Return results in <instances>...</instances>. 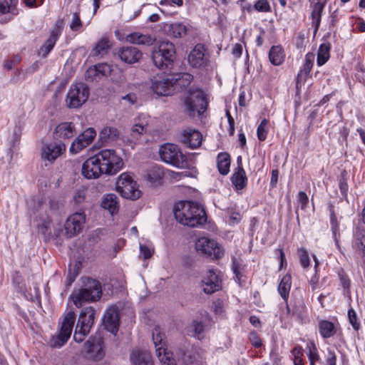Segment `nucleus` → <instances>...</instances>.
Masks as SVG:
<instances>
[{"label":"nucleus","mask_w":365,"mask_h":365,"mask_svg":"<svg viewBox=\"0 0 365 365\" xmlns=\"http://www.w3.org/2000/svg\"><path fill=\"white\" fill-rule=\"evenodd\" d=\"M174 215L177 221L184 225L197 227L207 221L204 207L197 202L183 201L175 205Z\"/></svg>","instance_id":"1"},{"label":"nucleus","mask_w":365,"mask_h":365,"mask_svg":"<svg viewBox=\"0 0 365 365\" xmlns=\"http://www.w3.org/2000/svg\"><path fill=\"white\" fill-rule=\"evenodd\" d=\"M83 286L78 290L73 292L71 296L73 304L81 307L86 302H93L98 300L102 295V289L100 282L92 278L82 279Z\"/></svg>","instance_id":"2"},{"label":"nucleus","mask_w":365,"mask_h":365,"mask_svg":"<svg viewBox=\"0 0 365 365\" xmlns=\"http://www.w3.org/2000/svg\"><path fill=\"white\" fill-rule=\"evenodd\" d=\"M159 155L162 161L178 168L187 166V157L180 148L173 143H165L159 148Z\"/></svg>","instance_id":"3"},{"label":"nucleus","mask_w":365,"mask_h":365,"mask_svg":"<svg viewBox=\"0 0 365 365\" xmlns=\"http://www.w3.org/2000/svg\"><path fill=\"white\" fill-rule=\"evenodd\" d=\"M96 155L99 160L100 165L103 169L105 174L115 175L119 172L123 166L122 158L116 154L114 150H102Z\"/></svg>","instance_id":"4"},{"label":"nucleus","mask_w":365,"mask_h":365,"mask_svg":"<svg viewBox=\"0 0 365 365\" xmlns=\"http://www.w3.org/2000/svg\"><path fill=\"white\" fill-rule=\"evenodd\" d=\"M175 58V48L173 43L168 41H161L158 48L153 53L152 58L156 67L160 69L166 68Z\"/></svg>","instance_id":"5"},{"label":"nucleus","mask_w":365,"mask_h":365,"mask_svg":"<svg viewBox=\"0 0 365 365\" xmlns=\"http://www.w3.org/2000/svg\"><path fill=\"white\" fill-rule=\"evenodd\" d=\"M89 94L90 89L86 83H72L66 95V106L69 108H79L87 101Z\"/></svg>","instance_id":"6"},{"label":"nucleus","mask_w":365,"mask_h":365,"mask_svg":"<svg viewBox=\"0 0 365 365\" xmlns=\"http://www.w3.org/2000/svg\"><path fill=\"white\" fill-rule=\"evenodd\" d=\"M76 322V314L73 311L68 312L64 317L60 331L56 336H52L51 339V346L53 347H61L70 338L73 325Z\"/></svg>","instance_id":"7"},{"label":"nucleus","mask_w":365,"mask_h":365,"mask_svg":"<svg viewBox=\"0 0 365 365\" xmlns=\"http://www.w3.org/2000/svg\"><path fill=\"white\" fill-rule=\"evenodd\" d=\"M207 103L205 93L201 90L190 91L185 101L186 110L191 117L203 113L207 109Z\"/></svg>","instance_id":"8"},{"label":"nucleus","mask_w":365,"mask_h":365,"mask_svg":"<svg viewBox=\"0 0 365 365\" xmlns=\"http://www.w3.org/2000/svg\"><path fill=\"white\" fill-rule=\"evenodd\" d=\"M153 341L155 348L156 356L161 363L165 365H176V359L173 353L165 348V334L159 327H155L153 331Z\"/></svg>","instance_id":"9"},{"label":"nucleus","mask_w":365,"mask_h":365,"mask_svg":"<svg viewBox=\"0 0 365 365\" xmlns=\"http://www.w3.org/2000/svg\"><path fill=\"white\" fill-rule=\"evenodd\" d=\"M116 190L122 197L133 200L140 197L141 192L138 190V185L131 176L127 173H122L116 181Z\"/></svg>","instance_id":"10"},{"label":"nucleus","mask_w":365,"mask_h":365,"mask_svg":"<svg viewBox=\"0 0 365 365\" xmlns=\"http://www.w3.org/2000/svg\"><path fill=\"white\" fill-rule=\"evenodd\" d=\"M195 249L198 253L205 255L212 259H220L224 255V251L213 239L202 237L195 242Z\"/></svg>","instance_id":"11"},{"label":"nucleus","mask_w":365,"mask_h":365,"mask_svg":"<svg viewBox=\"0 0 365 365\" xmlns=\"http://www.w3.org/2000/svg\"><path fill=\"white\" fill-rule=\"evenodd\" d=\"M187 60L191 67L204 68L209 64L210 55L205 46L201 43H198L190 52Z\"/></svg>","instance_id":"12"},{"label":"nucleus","mask_w":365,"mask_h":365,"mask_svg":"<svg viewBox=\"0 0 365 365\" xmlns=\"http://www.w3.org/2000/svg\"><path fill=\"white\" fill-rule=\"evenodd\" d=\"M86 222V215L83 212H76L68 217L65 224V235L71 238L79 233Z\"/></svg>","instance_id":"13"},{"label":"nucleus","mask_w":365,"mask_h":365,"mask_svg":"<svg viewBox=\"0 0 365 365\" xmlns=\"http://www.w3.org/2000/svg\"><path fill=\"white\" fill-rule=\"evenodd\" d=\"M151 90L158 96H169L174 88L170 76H157L151 79Z\"/></svg>","instance_id":"14"},{"label":"nucleus","mask_w":365,"mask_h":365,"mask_svg":"<svg viewBox=\"0 0 365 365\" xmlns=\"http://www.w3.org/2000/svg\"><path fill=\"white\" fill-rule=\"evenodd\" d=\"M175 356L179 362L185 365L193 364L199 357V349L197 346L185 343L175 351Z\"/></svg>","instance_id":"15"},{"label":"nucleus","mask_w":365,"mask_h":365,"mask_svg":"<svg viewBox=\"0 0 365 365\" xmlns=\"http://www.w3.org/2000/svg\"><path fill=\"white\" fill-rule=\"evenodd\" d=\"M66 149L65 143L62 142H52L43 145L41 149V158L53 163L58 157L62 155Z\"/></svg>","instance_id":"16"},{"label":"nucleus","mask_w":365,"mask_h":365,"mask_svg":"<svg viewBox=\"0 0 365 365\" xmlns=\"http://www.w3.org/2000/svg\"><path fill=\"white\" fill-rule=\"evenodd\" d=\"M96 131L93 128H88L80 134L72 143L70 147V152L76 154L90 145L95 137Z\"/></svg>","instance_id":"17"},{"label":"nucleus","mask_w":365,"mask_h":365,"mask_svg":"<svg viewBox=\"0 0 365 365\" xmlns=\"http://www.w3.org/2000/svg\"><path fill=\"white\" fill-rule=\"evenodd\" d=\"M105 174L96 155L87 159L82 165V175L88 179H96Z\"/></svg>","instance_id":"18"},{"label":"nucleus","mask_w":365,"mask_h":365,"mask_svg":"<svg viewBox=\"0 0 365 365\" xmlns=\"http://www.w3.org/2000/svg\"><path fill=\"white\" fill-rule=\"evenodd\" d=\"M221 279L214 270H209L201 281L200 287L207 294H211L222 288Z\"/></svg>","instance_id":"19"},{"label":"nucleus","mask_w":365,"mask_h":365,"mask_svg":"<svg viewBox=\"0 0 365 365\" xmlns=\"http://www.w3.org/2000/svg\"><path fill=\"white\" fill-rule=\"evenodd\" d=\"M117 55L119 58L127 64L138 62L143 56L142 52L134 46H123L118 49Z\"/></svg>","instance_id":"20"},{"label":"nucleus","mask_w":365,"mask_h":365,"mask_svg":"<svg viewBox=\"0 0 365 365\" xmlns=\"http://www.w3.org/2000/svg\"><path fill=\"white\" fill-rule=\"evenodd\" d=\"M202 134L192 128L184 130L181 134L180 141L192 149L198 148L202 143Z\"/></svg>","instance_id":"21"},{"label":"nucleus","mask_w":365,"mask_h":365,"mask_svg":"<svg viewBox=\"0 0 365 365\" xmlns=\"http://www.w3.org/2000/svg\"><path fill=\"white\" fill-rule=\"evenodd\" d=\"M105 328L112 334H116L119 327V314L118 309L111 307L108 308L103 317Z\"/></svg>","instance_id":"22"},{"label":"nucleus","mask_w":365,"mask_h":365,"mask_svg":"<svg viewBox=\"0 0 365 365\" xmlns=\"http://www.w3.org/2000/svg\"><path fill=\"white\" fill-rule=\"evenodd\" d=\"M95 319V310L92 307H87L80 313L77 326L81 327L84 331H90Z\"/></svg>","instance_id":"23"},{"label":"nucleus","mask_w":365,"mask_h":365,"mask_svg":"<svg viewBox=\"0 0 365 365\" xmlns=\"http://www.w3.org/2000/svg\"><path fill=\"white\" fill-rule=\"evenodd\" d=\"M75 125L71 122H63L55 128L53 136L56 140L69 139L75 134Z\"/></svg>","instance_id":"24"},{"label":"nucleus","mask_w":365,"mask_h":365,"mask_svg":"<svg viewBox=\"0 0 365 365\" xmlns=\"http://www.w3.org/2000/svg\"><path fill=\"white\" fill-rule=\"evenodd\" d=\"M130 359L133 365H153L151 354L148 351L134 349Z\"/></svg>","instance_id":"25"},{"label":"nucleus","mask_w":365,"mask_h":365,"mask_svg":"<svg viewBox=\"0 0 365 365\" xmlns=\"http://www.w3.org/2000/svg\"><path fill=\"white\" fill-rule=\"evenodd\" d=\"M112 71L111 66L108 63H98L90 67L86 73L87 79L108 76Z\"/></svg>","instance_id":"26"},{"label":"nucleus","mask_w":365,"mask_h":365,"mask_svg":"<svg viewBox=\"0 0 365 365\" xmlns=\"http://www.w3.org/2000/svg\"><path fill=\"white\" fill-rule=\"evenodd\" d=\"M125 40L133 44L151 46L155 42V38L150 34L133 32L127 35Z\"/></svg>","instance_id":"27"},{"label":"nucleus","mask_w":365,"mask_h":365,"mask_svg":"<svg viewBox=\"0 0 365 365\" xmlns=\"http://www.w3.org/2000/svg\"><path fill=\"white\" fill-rule=\"evenodd\" d=\"M59 35V30L56 29L52 30L51 31L48 38L44 42L43 46L40 48L38 54L41 55L43 58H46L54 47Z\"/></svg>","instance_id":"28"},{"label":"nucleus","mask_w":365,"mask_h":365,"mask_svg":"<svg viewBox=\"0 0 365 365\" xmlns=\"http://www.w3.org/2000/svg\"><path fill=\"white\" fill-rule=\"evenodd\" d=\"M166 34L174 38H182L186 36L187 29L185 25L182 23L175 22L167 24L165 26Z\"/></svg>","instance_id":"29"},{"label":"nucleus","mask_w":365,"mask_h":365,"mask_svg":"<svg viewBox=\"0 0 365 365\" xmlns=\"http://www.w3.org/2000/svg\"><path fill=\"white\" fill-rule=\"evenodd\" d=\"M319 332L324 339L334 336L337 331L335 324L328 320L321 319L318 323Z\"/></svg>","instance_id":"30"},{"label":"nucleus","mask_w":365,"mask_h":365,"mask_svg":"<svg viewBox=\"0 0 365 365\" xmlns=\"http://www.w3.org/2000/svg\"><path fill=\"white\" fill-rule=\"evenodd\" d=\"M85 349L88 354V358L93 361H98L103 356L102 348L98 343L88 340L85 343Z\"/></svg>","instance_id":"31"},{"label":"nucleus","mask_w":365,"mask_h":365,"mask_svg":"<svg viewBox=\"0 0 365 365\" xmlns=\"http://www.w3.org/2000/svg\"><path fill=\"white\" fill-rule=\"evenodd\" d=\"M325 3H322L320 1H318L315 3L312 6V11L311 14V17L312 20V26L314 27V34L317 32L320 23H321V18L322 14L323 12V10L324 9Z\"/></svg>","instance_id":"32"},{"label":"nucleus","mask_w":365,"mask_h":365,"mask_svg":"<svg viewBox=\"0 0 365 365\" xmlns=\"http://www.w3.org/2000/svg\"><path fill=\"white\" fill-rule=\"evenodd\" d=\"M111 47V42L108 37H102L96 44L92 51V53L95 56H103L108 53Z\"/></svg>","instance_id":"33"},{"label":"nucleus","mask_w":365,"mask_h":365,"mask_svg":"<svg viewBox=\"0 0 365 365\" xmlns=\"http://www.w3.org/2000/svg\"><path fill=\"white\" fill-rule=\"evenodd\" d=\"M173 88L179 86L185 88L190 84L193 80V76L188 73H180L170 75Z\"/></svg>","instance_id":"34"},{"label":"nucleus","mask_w":365,"mask_h":365,"mask_svg":"<svg viewBox=\"0 0 365 365\" xmlns=\"http://www.w3.org/2000/svg\"><path fill=\"white\" fill-rule=\"evenodd\" d=\"M231 181L237 190H242L247 185V179L242 166L237 168L231 178Z\"/></svg>","instance_id":"35"},{"label":"nucleus","mask_w":365,"mask_h":365,"mask_svg":"<svg viewBox=\"0 0 365 365\" xmlns=\"http://www.w3.org/2000/svg\"><path fill=\"white\" fill-rule=\"evenodd\" d=\"M292 285L290 274H285L281 279L278 286V292L284 301H287Z\"/></svg>","instance_id":"36"},{"label":"nucleus","mask_w":365,"mask_h":365,"mask_svg":"<svg viewBox=\"0 0 365 365\" xmlns=\"http://www.w3.org/2000/svg\"><path fill=\"white\" fill-rule=\"evenodd\" d=\"M117 199L118 197L115 194H108L104 197L101 206L108 210L111 215H113L118 210Z\"/></svg>","instance_id":"37"},{"label":"nucleus","mask_w":365,"mask_h":365,"mask_svg":"<svg viewBox=\"0 0 365 365\" xmlns=\"http://www.w3.org/2000/svg\"><path fill=\"white\" fill-rule=\"evenodd\" d=\"M331 47L329 42L323 43L319 46L317 59L318 66L324 65L329 59Z\"/></svg>","instance_id":"38"},{"label":"nucleus","mask_w":365,"mask_h":365,"mask_svg":"<svg viewBox=\"0 0 365 365\" xmlns=\"http://www.w3.org/2000/svg\"><path fill=\"white\" fill-rule=\"evenodd\" d=\"M217 165L220 174L225 175L230 171V158L226 153H221L217 159Z\"/></svg>","instance_id":"39"},{"label":"nucleus","mask_w":365,"mask_h":365,"mask_svg":"<svg viewBox=\"0 0 365 365\" xmlns=\"http://www.w3.org/2000/svg\"><path fill=\"white\" fill-rule=\"evenodd\" d=\"M118 130L115 128L110 126H106L99 133V138L102 142L114 141L118 139Z\"/></svg>","instance_id":"40"},{"label":"nucleus","mask_w":365,"mask_h":365,"mask_svg":"<svg viewBox=\"0 0 365 365\" xmlns=\"http://www.w3.org/2000/svg\"><path fill=\"white\" fill-rule=\"evenodd\" d=\"M38 232L45 237V238H50L53 236L58 237L60 236V230L54 231L53 233L52 232L51 221L48 217L44 220L41 223L38 224Z\"/></svg>","instance_id":"41"},{"label":"nucleus","mask_w":365,"mask_h":365,"mask_svg":"<svg viewBox=\"0 0 365 365\" xmlns=\"http://www.w3.org/2000/svg\"><path fill=\"white\" fill-rule=\"evenodd\" d=\"M269 58L273 65H280L284 61V53L282 47L272 46L269 50Z\"/></svg>","instance_id":"42"},{"label":"nucleus","mask_w":365,"mask_h":365,"mask_svg":"<svg viewBox=\"0 0 365 365\" xmlns=\"http://www.w3.org/2000/svg\"><path fill=\"white\" fill-rule=\"evenodd\" d=\"M330 225L331 230L332 232L333 238L334 240L336 246L339 248V238H340V232H339V225L336 219V216L333 210H331L330 214Z\"/></svg>","instance_id":"43"},{"label":"nucleus","mask_w":365,"mask_h":365,"mask_svg":"<svg viewBox=\"0 0 365 365\" xmlns=\"http://www.w3.org/2000/svg\"><path fill=\"white\" fill-rule=\"evenodd\" d=\"M354 247L360 252L362 257L365 256V230H359L356 233Z\"/></svg>","instance_id":"44"},{"label":"nucleus","mask_w":365,"mask_h":365,"mask_svg":"<svg viewBox=\"0 0 365 365\" xmlns=\"http://www.w3.org/2000/svg\"><path fill=\"white\" fill-rule=\"evenodd\" d=\"M269 131V120L263 119L257 129V138L260 141H264Z\"/></svg>","instance_id":"45"},{"label":"nucleus","mask_w":365,"mask_h":365,"mask_svg":"<svg viewBox=\"0 0 365 365\" xmlns=\"http://www.w3.org/2000/svg\"><path fill=\"white\" fill-rule=\"evenodd\" d=\"M307 348H309V350L308 353L309 365H315V362L320 359L316 345L314 342H310L307 344Z\"/></svg>","instance_id":"46"},{"label":"nucleus","mask_w":365,"mask_h":365,"mask_svg":"<svg viewBox=\"0 0 365 365\" xmlns=\"http://www.w3.org/2000/svg\"><path fill=\"white\" fill-rule=\"evenodd\" d=\"M293 356V363L294 365H304L303 357V349L301 346H295L291 351Z\"/></svg>","instance_id":"47"},{"label":"nucleus","mask_w":365,"mask_h":365,"mask_svg":"<svg viewBox=\"0 0 365 365\" xmlns=\"http://www.w3.org/2000/svg\"><path fill=\"white\" fill-rule=\"evenodd\" d=\"M315 56L312 53H308L305 56L304 63L302 69H300L302 72H304V76H307L312 70V68L314 65Z\"/></svg>","instance_id":"48"},{"label":"nucleus","mask_w":365,"mask_h":365,"mask_svg":"<svg viewBox=\"0 0 365 365\" xmlns=\"http://www.w3.org/2000/svg\"><path fill=\"white\" fill-rule=\"evenodd\" d=\"M164 173L163 170L158 167L153 168L148 174V178L150 181H158L163 178Z\"/></svg>","instance_id":"49"},{"label":"nucleus","mask_w":365,"mask_h":365,"mask_svg":"<svg viewBox=\"0 0 365 365\" xmlns=\"http://www.w3.org/2000/svg\"><path fill=\"white\" fill-rule=\"evenodd\" d=\"M254 9L259 12H269L271 6L267 0H257L254 4Z\"/></svg>","instance_id":"50"},{"label":"nucleus","mask_w":365,"mask_h":365,"mask_svg":"<svg viewBox=\"0 0 365 365\" xmlns=\"http://www.w3.org/2000/svg\"><path fill=\"white\" fill-rule=\"evenodd\" d=\"M298 252L300 257L301 265L304 268H308L310 265V259L307 251L304 248H301L298 250Z\"/></svg>","instance_id":"51"},{"label":"nucleus","mask_w":365,"mask_h":365,"mask_svg":"<svg viewBox=\"0 0 365 365\" xmlns=\"http://www.w3.org/2000/svg\"><path fill=\"white\" fill-rule=\"evenodd\" d=\"M348 317L349 322L352 325L354 329L358 331L360 328V324L357 322L356 314L353 309H350L348 311Z\"/></svg>","instance_id":"52"},{"label":"nucleus","mask_w":365,"mask_h":365,"mask_svg":"<svg viewBox=\"0 0 365 365\" xmlns=\"http://www.w3.org/2000/svg\"><path fill=\"white\" fill-rule=\"evenodd\" d=\"M89 333V331H84L83 329H81V327H76L75 331L73 334V339L76 342H81L83 341L85 336Z\"/></svg>","instance_id":"53"},{"label":"nucleus","mask_w":365,"mask_h":365,"mask_svg":"<svg viewBox=\"0 0 365 365\" xmlns=\"http://www.w3.org/2000/svg\"><path fill=\"white\" fill-rule=\"evenodd\" d=\"M82 26V22L80 19L78 13H74L72 17V21L70 25V28L73 31H78Z\"/></svg>","instance_id":"54"},{"label":"nucleus","mask_w":365,"mask_h":365,"mask_svg":"<svg viewBox=\"0 0 365 365\" xmlns=\"http://www.w3.org/2000/svg\"><path fill=\"white\" fill-rule=\"evenodd\" d=\"M297 200L299 203L300 204L301 208L302 210L305 209L309 202V199L307 194L303 191L299 192Z\"/></svg>","instance_id":"55"},{"label":"nucleus","mask_w":365,"mask_h":365,"mask_svg":"<svg viewBox=\"0 0 365 365\" xmlns=\"http://www.w3.org/2000/svg\"><path fill=\"white\" fill-rule=\"evenodd\" d=\"M160 5L162 6H181L183 4L182 0H160Z\"/></svg>","instance_id":"56"},{"label":"nucleus","mask_w":365,"mask_h":365,"mask_svg":"<svg viewBox=\"0 0 365 365\" xmlns=\"http://www.w3.org/2000/svg\"><path fill=\"white\" fill-rule=\"evenodd\" d=\"M12 0H0V12L2 14L10 11Z\"/></svg>","instance_id":"57"},{"label":"nucleus","mask_w":365,"mask_h":365,"mask_svg":"<svg viewBox=\"0 0 365 365\" xmlns=\"http://www.w3.org/2000/svg\"><path fill=\"white\" fill-rule=\"evenodd\" d=\"M140 255L143 257L145 259L151 257L153 255V252L150 250V249L145 245H140Z\"/></svg>","instance_id":"58"},{"label":"nucleus","mask_w":365,"mask_h":365,"mask_svg":"<svg viewBox=\"0 0 365 365\" xmlns=\"http://www.w3.org/2000/svg\"><path fill=\"white\" fill-rule=\"evenodd\" d=\"M192 327L195 334H200L204 330V325L201 322L199 321H193L192 324Z\"/></svg>","instance_id":"59"},{"label":"nucleus","mask_w":365,"mask_h":365,"mask_svg":"<svg viewBox=\"0 0 365 365\" xmlns=\"http://www.w3.org/2000/svg\"><path fill=\"white\" fill-rule=\"evenodd\" d=\"M327 363L328 365H336V356L334 351L330 349H328Z\"/></svg>","instance_id":"60"},{"label":"nucleus","mask_w":365,"mask_h":365,"mask_svg":"<svg viewBox=\"0 0 365 365\" xmlns=\"http://www.w3.org/2000/svg\"><path fill=\"white\" fill-rule=\"evenodd\" d=\"M278 176H279L278 170H277V169L272 170L271 180H270V185L272 187H276L277 182H278Z\"/></svg>","instance_id":"61"},{"label":"nucleus","mask_w":365,"mask_h":365,"mask_svg":"<svg viewBox=\"0 0 365 365\" xmlns=\"http://www.w3.org/2000/svg\"><path fill=\"white\" fill-rule=\"evenodd\" d=\"M250 339L252 341V345L255 346V347L258 348V347L261 346V345H262L261 340L256 334L252 333L250 335Z\"/></svg>","instance_id":"62"},{"label":"nucleus","mask_w":365,"mask_h":365,"mask_svg":"<svg viewBox=\"0 0 365 365\" xmlns=\"http://www.w3.org/2000/svg\"><path fill=\"white\" fill-rule=\"evenodd\" d=\"M59 208V202L56 200H49V210L51 212H56Z\"/></svg>","instance_id":"63"},{"label":"nucleus","mask_w":365,"mask_h":365,"mask_svg":"<svg viewBox=\"0 0 365 365\" xmlns=\"http://www.w3.org/2000/svg\"><path fill=\"white\" fill-rule=\"evenodd\" d=\"M215 312L217 314H222L223 312V303L221 300L218 299L214 302Z\"/></svg>","instance_id":"64"}]
</instances>
